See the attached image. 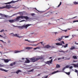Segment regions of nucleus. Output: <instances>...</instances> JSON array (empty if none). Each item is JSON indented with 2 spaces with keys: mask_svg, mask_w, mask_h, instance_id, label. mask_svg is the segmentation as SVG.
Returning a JSON list of instances; mask_svg holds the SVG:
<instances>
[{
  "mask_svg": "<svg viewBox=\"0 0 78 78\" xmlns=\"http://www.w3.org/2000/svg\"><path fill=\"white\" fill-rule=\"evenodd\" d=\"M25 19L26 20H28L29 19V18L27 16H17L16 17V19H14V21H18L19 20H21L22 19Z\"/></svg>",
  "mask_w": 78,
  "mask_h": 78,
  "instance_id": "obj_1",
  "label": "nucleus"
},
{
  "mask_svg": "<svg viewBox=\"0 0 78 78\" xmlns=\"http://www.w3.org/2000/svg\"><path fill=\"white\" fill-rule=\"evenodd\" d=\"M30 60L33 62H35L36 61H37L39 60L38 59H37L36 57L30 58Z\"/></svg>",
  "mask_w": 78,
  "mask_h": 78,
  "instance_id": "obj_2",
  "label": "nucleus"
},
{
  "mask_svg": "<svg viewBox=\"0 0 78 78\" xmlns=\"http://www.w3.org/2000/svg\"><path fill=\"white\" fill-rule=\"evenodd\" d=\"M52 59H51L50 60L45 62V63L46 64H48V65H49L50 64H52Z\"/></svg>",
  "mask_w": 78,
  "mask_h": 78,
  "instance_id": "obj_3",
  "label": "nucleus"
},
{
  "mask_svg": "<svg viewBox=\"0 0 78 78\" xmlns=\"http://www.w3.org/2000/svg\"><path fill=\"white\" fill-rule=\"evenodd\" d=\"M62 44H65V43H64V42L63 41H61L60 43H55V44H56V45H58V46H59V45L63 46V45H62Z\"/></svg>",
  "mask_w": 78,
  "mask_h": 78,
  "instance_id": "obj_4",
  "label": "nucleus"
},
{
  "mask_svg": "<svg viewBox=\"0 0 78 78\" xmlns=\"http://www.w3.org/2000/svg\"><path fill=\"white\" fill-rule=\"evenodd\" d=\"M3 6L4 7H5V8H6L8 9L12 8V6H11V5H6V6Z\"/></svg>",
  "mask_w": 78,
  "mask_h": 78,
  "instance_id": "obj_5",
  "label": "nucleus"
},
{
  "mask_svg": "<svg viewBox=\"0 0 78 78\" xmlns=\"http://www.w3.org/2000/svg\"><path fill=\"white\" fill-rule=\"evenodd\" d=\"M18 1H11V2H7V3H6L5 4L6 5V4H11V3H14L15 2H17Z\"/></svg>",
  "mask_w": 78,
  "mask_h": 78,
  "instance_id": "obj_6",
  "label": "nucleus"
},
{
  "mask_svg": "<svg viewBox=\"0 0 78 78\" xmlns=\"http://www.w3.org/2000/svg\"><path fill=\"white\" fill-rule=\"evenodd\" d=\"M31 25V24H27V25H26L25 26L24 25L22 26V27H23L25 28L26 29L28 27Z\"/></svg>",
  "mask_w": 78,
  "mask_h": 78,
  "instance_id": "obj_7",
  "label": "nucleus"
},
{
  "mask_svg": "<svg viewBox=\"0 0 78 78\" xmlns=\"http://www.w3.org/2000/svg\"><path fill=\"white\" fill-rule=\"evenodd\" d=\"M26 61H25V63H29V62H30V61H29V59H28L27 58H26Z\"/></svg>",
  "mask_w": 78,
  "mask_h": 78,
  "instance_id": "obj_8",
  "label": "nucleus"
},
{
  "mask_svg": "<svg viewBox=\"0 0 78 78\" xmlns=\"http://www.w3.org/2000/svg\"><path fill=\"white\" fill-rule=\"evenodd\" d=\"M24 51V50H22L20 51H17L16 50L14 51V53H17L18 52H21V51Z\"/></svg>",
  "mask_w": 78,
  "mask_h": 78,
  "instance_id": "obj_9",
  "label": "nucleus"
},
{
  "mask_svg": "<svg viewBox=\"0 0 78 78\" xmlns=\"http://www.w3.org/2000/svg\"><path fill=\"white\" fill-rule=\"evenodd\" d=\"M44 48H51V46L49 45H45V46L44 47Z\"/></svg>",
  "mask_w": 78,
  "mask_h": 78,
  "instance_id": "obj_10",
  "label": "nucleus"
},
{
  "mask_svg": "<svg viewBox=\"0 0 78 78\" xmlns=\"http://www.w3.org/2000/svg\"><path fill=\"white\" fill-rule=\"evenodd\" d=\"M25 41H27L28 42H29L31 43H34V42H37V41H30L28 40L27 39V40H25Z\"/></svg>",
  "mask_w": 78,
  "mask_h": 78,
  "instance_id": "obj_11",
  "label": "nucleus"
},
{
  "mask_svg": "<svg viewBox=\"0 0 78 78\" xmlns=\"http://www.w3.org/2000/svg\"><path fill=\"white\" fill-rule=\"evenodd\" d=\"M13 37H19V38H22V37L21 36H19L18 35H17V34H14V35H13Z\"/></svg>",
  "mask_w": 78,
  "mask_h": 78,
  "instance_id": "obj_12",
  "label": "nucleus"
},
{
  "mask_svg": "<svg viewBox=\"0 0 78 78\" xmlns=\"http://www.w3.org/2000/svg\"><path fill=\"white\" fill-rule=\"evenodd\" d=\"M72 65L73 66V67H77L78 68V63L77 64H72Z\"/></svg>",
  "mask_w": 78,
  "mask_h": 78,
  "instance_id": "obj_13",
  "label": "nucleus"
},
{
  "mask_svg": "<svg viewBox=\"0 0 78 78\" xmlns=\"http://www.w3.org/2000/svg\"><path fill=\"white\" fill-rule=\"evenodd\" d=\"M43 57H39L38 58H37V59H38V60H41V59H43Z\"/></svg>",
  "mask_w": 78,
  "mask_h": 78,
  "instance_id": "obj_14",
  "label": "nucleus"
},
{
  "mask_svg": "<svg viewBox=\"0 0 78 78\" xmlns=\"http://www.w3.org/2000/svg\"><path fill=\"white\" fill-rule=\"evenodd\" d=\"M0 70H2V71H4V72H7V70H6L5 69H3L2 68H0Z\"/></svg>",
  "mask_w": 78,
  "mask_h": 78,
  "instance_id": "obj_15",
  "label": "nucleus"
},
{
  "mask_svg": "<svg viewBox=\"0 0 78 78\" xmlns=\"http://www.w3.org/2000/svg\"><path fill=\"white\" fill-rule=\"evenodd\" d=\"M4 62H8L9 61V60H8V59H4Z\"/></svg>",
  "mask_w": 78,
  "mask_h": 78,
  "instance_id": "obj_16",
  "label": "nucleus"
},
{
  "mask_svg": "<svg viewBox=\"0 0 78 78\" xmlns=\"http://www.w3.org/2000/svg\"><path fill=\"white\" fill-rule=\"evenodd\" d=\"M32 48H32V47H27L26 48V49L30 50V49H31Z\"/></svg>",
  "mask_w": 78,
  "mask_h": 78,
  "instance_id": "obj_17",
  "label": "nucleus"
},
{
  "mask_svg": "<svg viewBox=\"0 0 78 78\" xmlns=\"http://www.w3.org/2000/svg\"><path fill=\"white\" fill-rule=\"evenodd\" d=\"M20 72H21V71L20 70H17V71H16V73L17 74H18Z\"/></svg>",
  "mask_w": 78,
  "mask_h": 78,
  "instance_id": "obj_18",
  "label": "nucleus"
},
{
  "mask_svg": "<svg viewBox=\"0 0 78 78\" xmlns=\"http://www.w3.org/2000/svg\"><path fill=\"white\" fill-rule=\"evenodd\" d=\"M58 72V70H57V71H55L54 72L52 73L51 74H50V75H51L52 74H54L55 73H57V72Z\"/></svg>",
  "mask_w": 78,
  "mask_h": 78,
  "instance_id": "obj_19",
  "label": "nucleus"
},
{
  "mask_svg": "<svg viewBox=\"0 0 78 78\" xmlns=\"http://www.w3.org/2000/svg\"><path fill=\"white\" fill-rule=\"evenodd\" d=\"M76 49V48L75 47L73 46V47H71V48H70V50H73V49Z\"/></svg>",
  "mask_w": 78,
  "mask_h": 78,
  "instance_id": "obj_20",
  "label": "nucleus"
},
{
  "mask_svg": "<svg viewBox=\"0 0 78 78\" xmlns=\"http://www.w3.org/2000/svg\"><path fill=\"white\" fill-rule=\"evenodd\" d=\"M63 38V37H61L60 38H58V41H61L62 40Z\"/></svg>",
  "mask_w": 78,
  "mask_h": 78,
  "instance_id": "obj_21",
  "label": "nucleus"
},
{
  "mask_svg": "<svg viewBox=\"0 0 78 78\" xmlns=\"http://www.w3.org/2000/svg\"><path fill=\"white\" fill-rule=\"evenodd\" d=\"M15 64H16V62H14L13 63H11L10 66H12L14 65H15Z\"/></svg>",
  "mask_w": 78,
  "mask_h": 78,
  "instance_id": "obj_22",
  "label": "nucleus"
},
{
  "mask_svg": "<svg viewBox=\"0 0 78 78\" xmlns=\"http://www.w3.org/2000/svg\"><path fill=\"white\" fill-rule=\"evenodd\" d=\"M9 22H10V23H12L13 22H14V20H9Z\"/></svg>",
  "mask_w": 78,
  "mask_h": 78,
  "instance_id": "obj_23",
  "label": "nucleus"
},
{
  "mask_svg": "<svg viewBox=\"0 0 78 78\" xmlns=\"http://www.w3.org/2000/svg\"><path fill=\"white\" fill-rule=\"evenodd\" d=\"M67 46H68V44H65V45L63 46L62 47H64V48H66L67 47Z\"/></svg>",
  "mask_w": 78,
  "mask_h": 78,
  "instance_id": "obj_24",
  "label": "nucleus"
},
{
  "mask_svg": "<svg viewBox=\"0 0 78 78\" xmlns=\"http://www.w3.org/2000/svg\"><path fill=\"white\" fill-rule=\"evenodd\" d=\"M42 43L43 42H40V43H39V44H35V45H32V46H37V45L39 44H42Z\"/></svg>",
  "mask_w": 78,
  "mask_h": 78,
  "instance_id": "obj_25",
  "label": "nucleus"
},
{
  "mask_svg": "<svg viewBox=\"0 0 78 78\" xmlns=\"http://www.w3.org/2000/svg\"><path fill=\"white\" fill-rule=\"evenodd\" d=\"M73 58L74 59H77V56H76L73 55Z\"/></svg>",
  "mask_w": 78,
  "mask_h": 78,
  "instance_id": "obj_26",
  "label": "nucleus"
},
{
  "mask_svg": "<svg viewBox=\"0 0 78 78\" xmlns=\"http://www.w3.org/2000/svg\"><path fill=\"white\" fill-rule=\"evenodd\" d=\"M60 66L58 64H57V65L56 66V68H60Z\"/></svg>",
  "mask_w": 78,
  "mask_h": 78,
  "instance_id": "obj_27",
  "label": "nucleus"
},
{
  "mask_svg": "<svg viewBox=\"0 0 78 78\" xmlns=\"http://www.w3.org/2000/svg\"><path fill=\"white\" fill-rule=\"evenodd\" d=\"M0 15H1V16H4L5 17H7V16L6 15H3L2 13H0Z\"/></svg>",
  "mask_w": 78,
  "mask_h": 78,
  "instance_id": "obj_28",
  "label": "nucleus"
},
{
  "mask_svg": "<svg viewBox=\"0 0 78 78\" xmlns=\"http://www.w3.org/2000/svg\"><path fill=\"white\" fill-rule=\"evenodd\" d=\"M58 51H59V52H62V53H64L66 52L65 51H64L63 50Z\"/></svg>",
  "mask_w": 78,
  "mask_h": 78,
  "instance_id": "obj_29",
  "label": "nucleus"
},
{
  "mask_svg": "<svg viewBox=\"0 0 78 78\" xmlns=\"http://www.w3.org/2000/svg\"><path fill=\"white\" fill-rule=\"evenodd\" d=\"M73 4H75V5H78V2H73Z\"/></svg>",
  "mask_w": 78,
  "mask_h": 78,
  "instance_id": "obj_30",
  "label": "nucleus"
},
{
  "mask_svg": "<svg viewBox=\"0 0 78 78\" xmlns=\"http://www.w3.org/2000/svg\"><path fill=\"white\" fill-rule=\"evenodd\" d=\"M64 37L65 38H67L69 37V36H63L61 37Z\"/></svg>",
  "mask_w": 78,
  "mask_h": 78,
  "instance_id": "obj_31",
  "label": "nucleus"
},
{
  "mask_svg": "<svg viewBox=\"0 0 78 78\" xmlns=\"http://www.w3.org/2000/svg\"><path fill=\"white\" fill-rule=\"evenodd\" d=\"M24 27H21V26H19V28H20L21 29H23L24 28Z\"/></svg>",
  "mask_w": 78,
  "mask_h": 78,
  "instance_id": "obj_32",
  "label": "nucleus"
},
{
  "mask_svg": "<svg viewBox=\"0 0 78 78\" xmlns=\"http://www.w3.org/2000/svg\"><path fill=\"white\" fill-rule=\"evenodd\" d=\"M61 30L62 31H63L64 32H67V30H62V29H61Z\"/></svg>",
  "mask_w": 78,
  "mask_h": 78,
  "instance_id": "obj_33",
  "label": "nucleus"
},
{
  "mask_svg": "<svg viewBox=\"0 0 78 78\" xmlns=\"http://www.w3.org/2000/svg\"><path fill=\"white\" fill-rule=\"evenodd\" d=\"M66 74L67 75H69L70 74V72L66 73Z\"/></svg>",
  "mask_w": 78,
  "mask_h": 78,
  "instance_id": "obj_34",
  "label": "nucleus"
},
{
  "mask_svg": "<svg viewBox=\"0 0 78 78\" xmlns=\"http://www.w3.org/2000/svg\"><path fill=\"white\" fill-rule=\"evenodd\" d=\"M4 31V30L2 29V30H1V31H0V32L2 33Z\"/></svg>",
  "mask_w": 78,
  "mask_h": 78,
  "instance_id": "obj_35",
  "label": "nucleus"
},
{
  "mask_svg": "<svg viewBox=\"0 0 78 78\" xmlns=\"http://www.w3.org/2000/svg\"><path fill=\"white\" fill-rule=\"evenodd\" d=\"M76 22H78V20H74L73 21V23H75Z\"/></svg>",
  "mask_w": 78,
  "mask_h": 78,
  "instance_id": "obj_36",
  "label": "nucleus"
},
{
  "mask_svg": "<svg viewBox=\"0 0 78 78\" xmlns=\"http://www.w3.org/2000/svg\"><path fill=\"white\" fill-rule=\"evenodd\" d=\"M34 9H35V10L37 11V12H40V11H39L37 10V9H36V8H34Z\"/></svg>",
  "mask_w": 78,
  "mask_h": 78,
  "instance_id": "obj_37",
  "label": "nucleus"
},
{
  "mask_svg": "<svg viewBox=\"0 0 78 78\" xmlns=\"http://www.w3.org/2000/svg\"><path fill=\"white\" fill-rule=\"evenodd\" d=\"M4 8H5V7H3V6H2V7H0V9H4Z\"/></svg>",
  "mask_w": 78,
  "mask_h": 78,
  "instance_id": "obj_38",
  "label": "nucleus"
},
{
  "mask_svg": "<svg viewBox=\"0 0 78 78\" xmlns=\"http://www.w3.org/2000/svg\"><path fill=\"white\" fill-rule=\"evenodd\" d=\"M61 4H62V2H60V4H59V5H58V7H59L61 5Z\"/></svg>",
  "mask_w": 78,
  "mask_h": 78,
  "instance_id": "obj_39",
  "label": "nucleus"
},
{
  "mask_svg": "<svg viewBox=\"0 0 78 78\" xmlns=\"http://www.w3.org/2000/svg\"><path fill=\"white\" fill-rule=\"evenodd\" d=\"M55 48V47L54 46H52L51 47H51H50V48H51V49Z\"/></svg>",
  "mask_w": 78,
  "mask_h": 78,
  "instance_id": "obj_40",
  "label": "nucleus"
},
{
  "mask_svg": "<svg viewBox=\"0 0 78 78\" xmlns=\"http://www.w3.org/2000/svg\"><path fill=\"white\" fill-rule=\"evenodd\" d=\"M2 38H3L4 39H6V37H7L6 36H5V37H1Z\"/></svg>",
  "mask_w": 78,
  "mask_h": 78,
  "instance_id": "obj_41",
  "label": "nucleus"
},
{
  "mask_svg": "<svg viewBox=\"0 0 78 78\" xmlns=\"http://www.w3.org/2000/svg\"><path fill=\"white\" fill-rule=\"evenodd\" d=\"M69 66H65V68H69Z\"/></svg>",
  "mask_w": 78,
  "mask_h": 78,
  "instance_id": "obj_42",
  "label": "nucleus"
},
{
  "mask_svg": "<svg viewBox=\"0 0 78 78\" xmlns=\"http://www.w3.org/2000/svg\"><path fill=\"white\" fill-rule=\"evenodd\" d=\"M34 71V69H32L29 71V72H33Z\"/></svg>",
  "mask_w": 78,
  "mask_h": 78,
  "instance_id": "obj_43",
  "label": "nucleus"
},
{
  "mask_svg": "<svg viewBox=\"0 0 78 78\" xmlns=\"http://www.w3.org/2000/svg\"><path fill=\"white\" fill-rule=\"evenodd\" d=\"M61 59H62L61 58H58V60H61Z\"/></svg>",
  "mask_w": 78,
  "mask_h": 78,
  "instance_id": "obj_44",
  "label": "nucleus"
},
{
  "mask_svg": "<svg viewBox=\"0 0 78 78\" xmlns=\"http://www.w3.org/2000/svg\"><path fill=\"white\" fill-rule=\"evenodd\" d=\"M0 41L3 43H5V44H6V42H4V41H3V40H1Z\"/></svg>",
  "mask_w": 78,
  "mask_h": 78,
  "instance_id": "obj_45",
  "label": "nucleus"
},
{
  "mask_svg": "<svg viewBox=\"0 0 78 78\" xmlns=\"http://www.w3.org/2000/svg\"><path fill=\"white\" fill-rule=\"evenodd\" d=\"M4 66L2 65H1V64H0V67H3Z\"/></svg>",
  "mask_w": 78,
  "mask_h": 78,
  "instance_id": "obj_46",
  "label": "nucleus"
},
{
  "mask_svg": "<svg viewBox=\"0 0 78 78\" xmlns=\"http://www.w3.org/2000/svg\"><path fill=\"white\" fill-rule=\"evenodd\" d=\"M34 15V13H32L31 14V15L33 16Z\"/></svg>",
  "mask_w": 78,
  "mask_h": 78,
  "instance_id": "obj_47",
  "label": "nucleus"
},
{
  "mask_svg": "<svg viewBox=\"0 0 78 78\" xmlns=\"http://www.w3.org/2000/svg\"><path fill=\"white\" fill-rule=\"evenodd\" d=\"M77 62V61H75V60H73V62Z\"/></svg>",
  "mask_w": 78,
  "mask_h": 78,
  "instance_id": "obj_48",
  "label": "nucleus"
},
{
  "mask_svg": "<svg viewBox=\"0 0 78 78\" xmlns=\"http://www.w3.org/2000/svg\"><path fill=\"white\" fill-rule=\"evenodd\" d=\"M73 67L72 66H70V67H69V69H72V68Z\"/></svg>",
  "mask_w": 78,
  "mask_h": 78,
  "instance_id": "obj_49",
  "label": "nucleus"
},
{
  "mask_svg": "<svg viewBox=\"0 0 78 78\" xmlns=\"http://www.w3.org/2000/svg\"><path fill=\"white\" fill-rule=\"evenodd\" d=\"M75 72L77 73V72H78V71L76 69V70H75Z\"/></svg>",
  "mask_w": 78,
  "mask_h": 78,
  "instance_id": "obj_50",
  "label": "nucleus"
},
{
  "mask_svg": "<svg viewBox=\"0 0 78 78\" xmlns=\"http://www.w3.org/2000/svg\"><path fill=\"white\" fill-rule=\"evenodd\" d=\"M75 44H76V45H78V43H76V42H75Z\"/></svg>",
  "mask_w": 78,
  "mask_h": 78,
  "instance_id": "obj_51",
  "label": "nucleus"
},
{
  "mask_svg": "<svg viewBox=\"0 0 78 78\" xmlns=\"http://www.w3.org/2000/svg\"><path fill=\"white\" fill-rule=\"evenodd\" d=\"M48 77V76H46L45 77H44V78H47Z\"/></svg>",
  "mask_w": 78,
  "mask_h": 78,
  "instance_id": "obj_52",
  "label": "nucleus"
},
{
  "mask_svg": "<svg viewBox=\"0 0 78 78\" xmlns=\"http://www.w3.org/2000/svg\"><path fill=\"white\" fill-rule=\"evenodd\" d=\"M37 48V49H40V47H37V48Z\"/></svg>",
  "mask_w": 78,
  "mask_h": 78,
  "instance_id": "obj_53",
  "label": "nucleus"
},
{
  "mask_svg": "<svg viewBox=\"0 0 78 78\" xmlns=\"http://www.w3.org/2000/svg\"><path fill=\"white\" fill-rule=\"evenodd\" d=\"M66 69V68L64 67L63 68V70H64V69Z\"/></svg>",
  "mask_w": 78,
  "mask_h": 78,
  "instance_id": "obj_54",
  "label": "nucleus"
},
{
  "mask_svg": "<svg viewBox=\"0 0 78 78\" xmlns=\"http://www.w3.org/2000/svg\"><path fill=\"white\" fill-rule=\"evenodd\" d=\"M0 37H3V36L1 35H0Z\"/></svg>",
  "mask_w": 78,
  "mask_h": 78,
  "instance_id": "obj_55",
  "label": "nucleus"
},
{
  "mask_svg": "<svg viewBox=\"0 0 78 78\" xmlns=\"http://www.w3.org/2000/svg\"><path fill=\"white\" fill-rule=\"evenodd\" d=\"M17 27V26H15L14 25H13V27Z\"/></svg>",
  "mask_w": 78,
  "mask_h": 78,
  "instance_id": "obj_56",
  "label": "nucleus"
},
{
  "mask_svg": "<svg viewBox=\"0 0 78 78\" xmlns=\"http://www.w3.org/2000/svg\"><path fill=\"white\" fill-rule=\"evenodd\" d=\"M70 59V58H68L67 59V60H69Z\"/></svg>",
  "mask_w": 78,
  "mask_h": 78,
  "instance_id": "obj_57",
  "label": "nucleus"
},
{
  "mask_svg": "<svg viewBox=\"0 0 78 78\" xmlns=\"http://www.w3.org/2000/svg\"><path fill=\"white\" fill-rule=\"evenodd\" d=\"M37 48H34V50H36L37 49Z\"/></svg>",
  "mask_w": 78,
  "mask_h": 78,
  "instance_id": "obj_58",
  "label": "nucleus"
},
{
  "mask_svg": "<svg viewBox=\"0 0 78 78\" xmlns=\"http://www.w3.org/2000/svg\"><path fill=\"white\" fill-rule=\"evenodd\" d=\"M52 58V57H49V59H51Z\"/></svg>",
  "mask_w": 78,
  "mask_h": 78,
  "instance_id": "obj_59",
  "label": "nucleus"
},
{
  "mask_svg": "<svg viewBox=\"0 0 78 78\" xmlns=\"http://www.w3.org/2000/svg\"><path fill=\"white\" fill-rule=\"evenodd\" d=\"M62 59H64V57H63L61 58Z\"/></svg>",
  "mask_w": 78,
  "mask_h": 78,
  "instance_id": "obj_60",
  "label": "nucleus"
},
{
  "mask_svg": "<svg viewBox=\"0 0 78 78\" xmlns=\"http://www.w3.org/2000/svg\"><path fill=\"white\" fill-rule=\"evenodd\" d=\"M10 41H9L8 42V43H10Z\"/></svg>",
  "mask_w": 78,
  "mask_h": 78,
  "instance_id": "obj_61",
  "label": "nucleus"
},
{
  "mask_svg": "<svg viewBox=\"0 0 78 78\" xmlns=\"http://www.w3.org/2000/svg\"><path fill=\"white\" fill-rule=\"evenodd\" d=\"M24 58H22V59L23 60H24Z\"/></svg>",
  "mask_w": 78,
  "mask_h": 78,
  "instance_id": "obj_62",
  "label": "nucleus"
},
{
  "mask_svg": "<svg viewBox=\"0 0 78 78\" xmlns=\"http://www.w3.org/2000/svg\"><path fill=\"white\" fill-rule=\"evenodd\" d=\"M57 60V59L55 58V59L54 60V61H55V60Z\"/></svg>",
  "mask_w": 78,
  "mask_h": 78,
  "instance_id": "obj_63",
  "label": "nucleus"
},
{
  "mask_svg": "<svg viewBox=\"0 0 78 78\" xmlns=\"http://www.w3.org/2000/svg\"><path fill=\"white\" fill-rule=\"evenodd\" d=\"M60 19H62V20H63V18H61L60 19Z\"/></svg>",
  "mask_w": 78,
  "mask_h": 78,
  "instance_id": "obj_64",
  "label": "nucleus"
}]
</instances>
